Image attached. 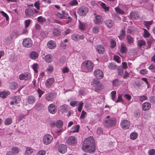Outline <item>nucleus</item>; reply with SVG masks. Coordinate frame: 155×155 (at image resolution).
Returning <instances> with one entry per match:
<instances>
[{"label":"nucleus","instance_id":"nucleus-1","mask_svg":"<svg viewBox=\"0 0 155 155\" xmlns=\"http://www.w3.org/2000/svg\"><path fill=\"white\" fill-rule=\"evenodd\" d=\"M94 143L93 137L90 136L86 138L83 142L82 147V150L87 152H94L95 150Z\"/></svg>","mask_w":155,"mask_h":155},{"label":"nucleus","instance_id":"nucleus-2","mask_svg":"<svg viewBox=\"0 0 155 155\" xmlns=\"http://www.w3.org/2000/svg\"><path fill=\"white\" fill-rule=\"evenodd\" d=\"M94 66V64L89 60L83 62L81 65L83 71L86 72H89L92 71Z\"/></svg>","mask_w":155,"mask_h":155},{"label":"nucleus","instance_id":"nucleus-3","mask_svg":"<svg viewBox=\"0 0 155 155\" xmlns=\"http://www.w3.org/2000/svg\"><path fill=\"white\" fill-rule=\"evenodd\" d=\"M104 126L107 127H114L116 125V119L112 117L108 120H106L104 122Z\"/></svg>","mask_w":155,"mask_h":155},{"label":"nucleus","instance_id":"nucleus-4","mask_svg":"<svg viewBox=\"0 0 155 155\" xmlns=\"http://www.w3.org/2000/svg\"><path fill=\"white\" fill-rule=\"evenodd\" d=\"M53 140V137L51 135L47 134L44 136L43 138V142L44 144L48 145L51 143Z\"/></svg>","mask_w":155,"mask_h":155},{"label":"nucleus","instance_id":"nucleus-5","mask_svg":"<svg viewBox=\"0 0 155 155\" xmlns=\"http://www.w3.org/2000/svg\"><path fill=\"white\" fill-rule=\"evenodd\" d=\"M88 9L85 6H82L80 7L78 9V14L82 16H85L87 13Z\"/></svg>","mask_w":155,"mask_h":155},{"label":"nucleus","instance_id":"nucleus-6","mask_svg":"<svg viewBox=\"0 0 155 155\" xmlns=\"http://www.w3.org/2000/svg\"><path fill=\"white\" fill-rule=\"evenodd\" d=\"M31 78V74L28 72L22 73L19 76V78L21 80L28 81Z\"/></svg>","mask_w":155,"mask_h":155},{"label":"nucleus","instance_id":"nucleus-7","mask_svg":"<svg viewBox=\"0 0 155 155\" xmlns=\"http://www.w3.org/2000/svg\"><path fill=\"white\" fill-rule=\"evenodd\" d=\"M32 44L31 40L28 38L24 39L22 42L23 46L26 48H30L31 47Z\"/></svg>","mask_w":155,"mask_h":155},{"label":"nucleus","instance_id":"nucleus-8","mask_svg":"<svg viewBox=\"0 0 155 155\" xmlns=\"http://www.w3.org/2000/svg\"><path fill=\"white\" fill-rule=\"evenodd\" d=\"M91 85L96 87V90L97 91H99L102 89V85L97 79H95L93 80L91 82Z\"/></svg>","mask_w":155,"mask_h":155},{"label":"nucleus","instance_id":"nucleus-9","mask_svg":"<svg viewBox=\"0 0 155 155\" xmlns=\"http://www.w3.org/2000/svg\"><path fill=\"white\" fill-rule=\"evenodd\" d=\"M66 142L69 145H73L77 143V140L75 137L71 136L67 138Z\"/></svg>","mask_w":155,"mask_h":155},{"label":"nucleus","instance_id":"nucleus-10","mask_svg":"<svg viewBox=\"0 0 155 155\" xmlns=\"http://www.w3.org/2000/svg\"><path fill=\"white\" fill-rule=\"evenodd\" d=\"M36 100L35 96L32 95H28L26 98V103L29 104H33L35 103Z\"/></svg>","mask_w":155,"mask_h":155},{"label":"nucleus","instance_id":"nucleus-11","mask_svg":"<svg viewBox=\"0 0 155 155\" xmlns=\"http://www.w3.org/2000/svg\"><path fill=\"white\" fill-rule=\"evenodd\" d=\"M120 125L123 129H128L130 126V122L126 120H123L120 122Z\"/></svg>","mask_w":155,"mask_h":155},{"label":"nucleus","instance_id":"nucleus-12","mask_svg":"<svg viewBox=\"0 0 155 155\" xmlns=\"http://www.w3.org/2000/svg\"><path fill=\"white\" fill-rule=\"evenodd\" d=\"M94 75L98 79H101L103 77V72L100 69H96L94 71Z\"/></svg>","mask_w":155,"mask_h":155},{"label":"nucleus","instance_id":"nucleus-13","mask_svg":"<svg viewBox=\"0 0 155 155\" xmlns=\"http://www.w3.org/2000/svg\"><path fill=\"white\" fill-rule=\"evenodd\" d=\"M55 97L54 93H48L46 94L45 96V99L48 101H52Z\"/></svg>","mask_w":155,"mask_h":155},{"label":"nucleus","instance_id":"nucleus-14","mask_svg":"<svg viewBox=\"0 0 155 155\" xmlns=\"http://www.w3.org/2000/svg\"><path fill=\"white\" fill-rule=\"evenodd\" d=\"M58 150L59 152L64 153L67 151V147L64 144H61L59 146Z\"/></svg>","mask_w":155,"mask_h":155},{"label":"nucleus","instance_id":"nucleus-15","mask_svg":"<svg viewBox=\"0 0 155 155\" xmlns=\"http://www.w3.org/2000/svg\"><path fill=\"white\" fill-rule=\"evenodd\" d=\"M49 111L51 114H54L57 111V109L55 104H50L48 107Z\"/></svg>","mask_w":155,"mask_h":155},{"label":"nucleus","instance_id":"nucleus-16","mask_svg":"<svg viewBox=\"0 0 155 155\" xmlns=\"http://www.w3.org/2000/svg\"><path fill=\"white\" fill-rule=\"evenodd\" d=\"M103 21L102 17L100 15H97L95 17V18L94 21L95 24L99 25L101 24Z\"/></svg>","mask_w":155,"mask_h":155},{"label":"nucleus","instance_id":"nucleus-17","mask_svg":"<svg viewBox=\"0 0 155 155\" xmlns=\"http://www.w3.org/2000/svg\"><path fill=\"white\" fill-rule=\"evenodd\" d=\"M68 15V13H66L64 11H62L61 13H58L56 14V16L58 18L62 19H66L67 16Z\"/></svg>","mask_w":155,"mask_h":155},{"label":"nucleus","instance_id":"nucleus-18","mask_svg":"<svg viewBox=\"0 0 155 155\" xmlns=\"http://www.w3.org/2000/svg\"><path fill=\"white\" fill-rule=\"evenodd\" d=\"M54 79L53 78H48L45 82L46 86L48 87H50L54 83Z\"/></svg>","mask_w":155,"mask_h":155},{"label":"nucleus","instance_id":"nucleus-19","mask_svg":"<svg viewBox=\"0 0 155 155\" xmlns=\"http://www.w3.org/2000/svg\"><path fill=\"white\" fill-rule=\"evenodd\" d=\"M142 109L144 111L148 110L151 107L150 104L148 102L143 103L142 105Z\"/></svg>","mask_w":155,"mask_h":155},{"label":"nucleus","instance_id":"nucleus-20","mask_svg":"<svg viewBox=\"0 0 155 155\" xmlns=\"http://www.w3.org/2000/svg\"><path fill=\"white\" fill-rule=\"evenodd\" d=\"M48 48L51 49L54 48L56 47V44L55 41L51 40L48 41Z\"/></svg>","mask_w":155,"mask_h":155},{"label":"nucleus","instance_id":"nucleus-21","mask_svg":"<svg viewBox=\"0 0 155 155\" xmlns=\"http://www.w3.org/2000/svg\"><path fill=\"white\" fill-rule=\"evenodd\" d=\"M97 50L100 54H103L104 51V48L102 45H99L97 46Z\"/></svg>","mask_w":155,"mask_h":155},{"label":"nucleus","instance_id":"nucleus-22","mask_svg":"<svg viewBox=\"0 0 155 155\" xmlns=\"http://www.w3.org/2000/svg\"><path fill=\"white\" fill-rule=\"evenodd\" d=\"M126 39L127 43L131 45L133 44L134 42V39L131 36L129 35H127L126 36Z\"/></svg>","mask_w":155,"mask_h":155},{"label":"nucleus","instance_id":"nucleus-23","mask_svg":"<svg viewBox=\"0 0 155 155\" xmlns=\"http://www.w3.org/2000/svg\"><path fill=\"white\" fill-rule=\"evenodd\" d=\"M10 94V92L8 91H1L0 92V97L2 98H4Z\"/></svg>","mask_w":155,"mask_h":155},{"label":"nucleus","instance_id":"nucleus-24","mask_svg":"<svg viewBox=\"0 0 155 155\" xmlns=\"http://www.w3.org/2000/svg\"><path fill=\"white\" fill-rule=\"evenodd\" d=\"M130 15L132 18L135 19H137L139 18L138 13L136 12H131L130 13Z\"/></svg>","mask_w":155,"mask_h":155},{"label":"nucleus","instance_id":"nucleus-25","mask_svg":"<svg viewBox=\"0 0 155 155\" xmlns=\"http://www.w3.org/2000/svg\"><path fill=\"white\" fill-rule=\"evenodd\" d=\"M105 24L107 27L109 28L112 27L114 25V21L111 20H108L105 21Z\"/></svg>","mask_w":155,"mask_h":155},{"label":"nucleus","instance_id":"nucleus-26","mask_svg":"<svg viewBox=\"0 0 155 155\" xmlns=\"http://www.w3.org/2000/svg\"><path fill=\"white\" fill-rule=\"evenodd\" d=\"M18 86V84L17 83L13 82L9 84V87L12 89H15Z\"/></svg>","mask_w":155,"mask_h":155},{"label":"nucleus","instance_id":"nucleus-27","mask_svg":"<svg viewBox=\"0 0 155 155\" xmlns=\"http://www.w3.org/2000/svg\"><path fill=\"white\" fill-rule=\"evenodd\" d=\"M53 33L54 36L58 37L61 35V31L57 28H54L53 31Z\"/></svg>","mask_w":155,"mask_h":155},{"label":"nucleus","instance_id":"nucleus-28","mask_svg":"<svg viewBox=\"0 0 155 155\" xmlns=\"http://www.w3.org/2000/svg\"><path fill=\"white\" fill-rule=\"evenodd\" d=\"M155 40L152 38H149L147 41V42L148 44L147 47L148 48H150L152 44H153Z\"/></svg>","mask_w":155,"mask_h":155},{"label":"nucleus","instance_id":"nucleus-29","mask_svg":"<svg viewBox=\"0 0 155 155\" xmlns=\"http://www.w3.org/2000/svg\"><path fill=\"white\" fill-rule=\"evenodd\" d=\"M52 56L50 54H47L45 56V61L48 63H50L52 61Z\"/></svg>","mask_w":155,"mask_h":155},{"label":"nucleus","instance_id":"nucleus-30","mask_svg":"<svg viewBox=\"0 0 155 155\" xmlns=\"http://www.w3.org/2000/svg\"><path fill=\"white\" fill-rule=\"evenodd\" d=\"M127 48L125 45L122 43L121 45L120 51L121 53H125L127 51Z\"/></svg>","mask_w":155,"mask_h":155},{"label":"nucleus","instance_id":"nucleus-31","mask_svg":"<svg viewBox=\"0 0 155 155\" xmlns=\"http://www.w3.org/2000/svg\"><path fill=\"white\" fill-rule=\"evenodd\" d=\"M30 57L32 59H35L38 57V54L36 52L34 51L30 53Z\"/></svg>","mask_w":155,"mask_h":155},{"label":"nucleus","instance_id":"nucleus-32","mask_svg":"<svg viewBox=\"0 0 155 155\" xmlns=\"http://www.w3.org/2000/svg\"><path fill=\"white\" fill-rule=\"evenodd\" d=\"M21 97L20 95L15 96L13 98L15 104H18L21 101Z\"/></svg>","mask_w":155,"mask_h":155},{"label":"nucleus","instance_id":"nucleus-33","mask_svg":"<svg viewBox=\"0 0 155 155\" xmlns=\"http://www.w3.org/2000/svg\"><path fill=\"white\" fill-rule=\"evenodd\" d=\"M79 21V28L82 30H84L85 29L86 27H85V23L81 21Z\"/></svg>","mask_w":155,"mask_h":155},{"label":"nucleus","instance_id":"nucleus-34","mask_svg":"<svg viewBox=\"0 0 155 155\" xmlns=\"http://www.w3.org/2000/svg\"><path fill=\"white\" fill-rule=\"evenodd\" d=\"M152 24V21H144L143 24L146 26L147 29L149 30L150 26Z\"/></svg>","mask_w":155,"mask_h":155},{"label":"nucleus","instance_id":"nucleus-35","mask_svg":"<svg viewBox=\"0 0 155 155\" xmlns=\"http://www.w3.org/2000/svg\"><path fill=\"white\" fill-rule=\"evenodd\" d=\"M33 152V150L31 148L28 147L26 148L25 152V153L27 154H30Z\"/></svg>","mask_w":155,"mask_h":155},{"label":"nucleus","instance_id":"nucleus-36","mask_svg":"<svg viewBox=\"0 0 155 155\" xmlns=\"http://www.w3.org/2000/svg\"><path fill=\"white\" fill-rule=\"evenodd\" d=\"M115 10L117 13H118L120 14L123 15L124 13V12L119 7L115 8Z\"/></svg>","mask_w":155,"mask_h":155},{"label":"nucleus","instance_id":"nucleus-37","mask_svg":"<svg viewBox=\"0 0 155 155\" xmlns=\"http://www.w3.org/2000/svg\"><path fill=\"white\" fill-rule=\"evenodd\" d=\"M100 30V27L97 26L94 27L92 29L93 32L95 34H97L98 33Z\"/></svg>","mask_w":155,"mask_h":155},{"label":"nucleus","instance_id":"nucleus-38","mask_svg":"<svg viewBox=\"0 0 155 155\" xmlns=\"http://www.w3.org/2000/svg\"><path fill=\"white\" fill-rule=\"evenodd\" d=\"M19 148L16 147H13L12 149V152L14 154H17L19 153Z\"/></svg>","mask_w":155,"mask_h":155},{"label":"nucleus","instance_id":"nucleus-39","mask_svg":"<svg viewBox=\"0 0 155 155\" xmlns=\"http://www.w3.org/2000/svg\"><path fill=\"white\" fill-rule=\"evenodd\" d=\"M12 122V119L11 118H6L4 121V123L5 125L10 124Z\"/></svg>","mask_w":155,"mask_h":155},{"label":"nucleus","instance_id":"nucleus-40","mask_svg":"<svg viewBox=\"0 0 155 155\" xmlns=\"http://www.w3.org/2000/svg\"><path fill=\"white\" fill-rule=\"evenodd\" d=\"M55 125L58 128H61L62 127L63 122L61 120L57 121L56 122Z\"/></svg>","mask_w":155,"mask_h":155},{"label":"nucleus","instance_id":"nucleus-41","mask_svg":"<svg viewBox=\"0 0 155 155\" xmlns=\"http://www.w3.org/2000/svg\"><path fill=\"white\" fill-rule=\"evenodd\" d=\"M46 21L45 18H44L42 16H39L37 18V21L38 22L43 23Z\"/></svg>","mask_w":155,"mask_h":155},{"label":"nucleus","instance_id":"nucleus-42","mask_svg":"<svg viewBox=\"0 0 155 155\" xmlns=\"http://www.w3.org/2000/svg\"><path fill=\"white\" fill-rule=\"evenodd\" d=\"M130 137L131 139L134 140L137 138V133L135 132H133L130 134Z\"/></svg>","mask_w":155,"mask_h":155},{"label":"nucleus","instance_id":"nucleus-43","mask_svg":"<svg viewBox=\"0 0 155 155\" xmlns=\"http://www.w3.org/2000/svg\"><path fill=\"white\" fill-rule=\"evenodd\" d=\"M137 44L138 46L140 48L142 46L146 44V42L142 40H139L137 42Z\"/></svg>","mask_w":155,"mask_h":155},{"label":"nucleus","instance_id":"nucleus-44","mask_svg":"<svg viewBox=\"0 0 155 155\" xmlns=\"http://www.w3.org/2000/svg\"><path fill=\"white\" fill-rule=\"evenodd\" d=\"M79 127H80L79 125L73 126L72 128V131L73 132H78L79 131Z\"/></svg>","mask_w":155,"mask_h":155},{"label":"nucleus","instance_id":"nucleus-45","mask_svg":"<svg viewBox=\"0 0 155 155\" xmlns=\"http://www.w3.org/2000/svg\"><path fill=\"white\" fill-rule=\"evenodd\" d=\"M67 106L65 105H63L60 107V110L62 112H66L67 109Z\"/></svg>","mask_w":155,"mask_h":155},{"label":"nucleus","instance_id":"nucleus-46","mask_svg":"<svg viewBox=\"0 0 155 155\" xmlns=\"http://www.w3.org/2000/svg\"><path fill=\"white\" fill-rule=\"evenodd\" d=\"M25 13L26 15L30 17L32 15L31 9H27L25 10Z\"/></svg>","mask_w":155,"mask_h":155},{"label":"nucleus","instance_id":"nucleus-47","mask_svg":"<svg viewBox=\"0 0 155 155\" xmlns=\"http://www.w3.org/2000/svg\"><path fill=\"white\" fill-rule=\"evenodd\" d=\"M144 31L143 36L145 38H148L150 35V34L148 31L145 29L143 28Z\"/></svg>","mask_w":155,"mask_h":155},{"label":"nucleus","instance_id":"nucleus-48","mask_svg":"<svg viewBox=\"0 0 155 155\" xmlns=\"http://www.w3.org/2000/svg\"><path fill=\"white\" fill-rule=\"evenodd\" d=\"M20 35V34H18L17 31H14L12 32V34L11 35V38H16Z\"/></svg>","mask_w":155,"mask_h":155},{"label":"nucleus","instance_id":"nucleus-49","mask_svg":"<svg viewBox=\"0 0 155 155\" xmlns=\"http://www.w3.org/2000/svg\"><path fill=\"white\" fill-rule=\"evenodd\" d=\"M113 85L114 86H118L120 84V81L118 79H116L114 80L112 82Z\"/></svg>","mask_w":155,"mask_h":155},{"label":"nucleus","instance_id":"nucleus-50","mask_svg":"<svg viewBox=\"0 0 155 155\" xmlns=\"http://www.w3.org/2000/svg\"><path fill=\"white\" fill-rule=\"evenodd\" d=\"M108 67L110 69L113 70L116 68V66L114 63H110L109 64Z\"/></svg>","mask_w":155,"mask_h":155},{"label":"nucleus","instance_id":"nucleus-51","mask_svg":"<svg viewBox=\"0 0 155 155\" xmlns=\"http://www.w3.org/2000/svg\"><path fill=\"white\" fill-rule=\"evenodd\" d=\"M140 111L138 110H136L134 112V116L136 117H138L140 116Z\"/></svg>","mask_w":155,"mask_h":155},{"label":"nucleus","instance_id":"nucleus-52","mask_svg":"<svg viewBox=\"0 0 155 155\" xmlns=\"http://www.w3.org/2000/svg\"><path fill=\"white\" fill-rule=\"evenodd\" d=\"M54 69L53 67L51 65H49L47 68L46 71L49 73H51L52 71Z\"/></svg>","mask_w":155,"mask_h":155},{"label":"nucleus","instance_id":"nucleus-53","mask_svg":"<svg viewBox=\"0 0 155 155\" xmlns=\"http://www.w3.org/2000/svg\"><path fill=\"white\" fill-rule=\"evenodd\" d=\"M37 92L39 94L38 97L39 98H40L41 97L42 95L45 92L44 91H42L40 88L38 89L37 90Z\"/></svg>","mask_w":155,"mask_h":155},{"label":"nucleus","instance_id":"nucleus-54","mask_svg":"<svg viewBox=\"0 0 155 155\" xmlns=\"http://www.w3.org/2000/svg\"><path fill=\"white\" fill-rule=\"evenodd\" d=\"M71 38L72 40L75 41H77L79 40L78 35L74 34L71 36Z\"/></svg>","mask_w":155,"mask_h":155},{"label":"nucleus","instance_id":"nucleus-55","mask_svg":"<svg viewBox=\"0 0 155 155\" xmlns=\"http://www.w3.org/2000/svg\"><path fill=\"white\" fill-rule=\"evenodd\" d=\"M125 31L124 29H122L121 31L120 32V36H119L118 37L120 38H121L123 37L124 36H125Z\"/></svg>","mask_w":155,"mask_h":155},{"label":"nucleus","instance_id":"nucleus-56","mask_svg":"<svg viewBox=\"0 0 155 155\" xmlns=\"http://www.w3.org/2000/svg\"><path fill=\"white\" fill-rule=\"evenodd\" d=\"M70 5L72 6L76 5L78 4V2L77 0H73L69 2Z\"/></svg>","mask_w":155,"mask_h":155},{"label":"nucleus","instance_id":"nucleus-57","mask_svg":"<svg viewBox=\"0 0 155 155\" xmlns=\"http://www.w3.org/2000/svg\"><path fill=\"white\" fill-rule=\"evenodd\" d=\"M31 20L30 19H28L25 20V27L26 28L28 27L30 24Z\"/></svg>","mask_w":155,"mask_h":155},{"label":"nucleus","instance_id":"nucleus-58","mask_svg":"<svg viewBox=\"0 0 155 155\" xmlns=\"http://www.w3.org/2000/svg\"><path fill=\"white\" fill-rule=\"evenodd\" d=\"M116 94V91H113L111 92V95L112 96L111 99L114 101H115V96Z\"/></svg>","mask_w":155,"mask_h":155},{"label":"nucleus","instance_id":"nucleus-59","mask_svg":"<svg viewBox=\"0 0 155 155\" xmlns=\"http://www.w3.org/2000/svg\"><path fill=\"white\" fill-rule=\"evenodd\" d=\"M32 68L34 70V71L36 73L38 72V71L37 69L38 68V64H34L32 66Z\"/></svg>","mask_w":155,"mask_h":155},{"label":"nucleus","instance_id":"nucleus-60","mask_svg":"<svg viewBox=\"0 0 155 155\" xmlns=\"http://www.w3.org/2000/svg\"><path fill=\"white\" fill-rule=\"evenodd\" d=\"M101 6L105 10V11H108L109 8L108 7L106 6V5L104 3H102Z\"/></svg>","mask_w":155,"mask_h":155},{"label":"nucleus","instance_id":"nucleus-61","mask_svg":"<svg viewBox=\"0 0 155 155\" xmlns=\"http://www.w3.org/2000/svg\"><path fill=\"white\" fill-rule=\"evenodd\" d=\"M148 153L149 155H155V150L153 149H150L149 150Z\"/></svg>","mask_w":155,"mask_h":155},{"label":"nucleus","instance_id":"nucleus-62","mask_svg":"<svg viewBox=\"0 0 155 155\" xmlns=\"http://www.w3.org/2000/svg\"><path fill=\"white\" fill-rule=\"evenodd\" d=\"M35 7L37 8L38 10H39L40 8V4L38 1L35 2L34 3Z\"/></svg>","mask_w":155,"mask_h":155},{"label":"nucleus","instance_id":"nucleus-63","mask_svg":"<svg viewBox=\"0 0 155 155\" xmlns=\"http://www.w3.org/2000/svg\"><path fill=\"white\" fill-rule=\"evenodd\" d=\"M46 153V152L44 150H41L38 151L37 155H45Z\"/></svg>","mask_w":155,"mask_h":155},{"label":"nucleus","instance_id":"nucleus-64","mask_svg":"<svg viewBox=\"0 0 155 155\" xmlns=\"http://www.w3.org/2000/svg\"><path fill=\"white\" fill-rule=\"evenodd\" d=\"M149 100L152 103L155 104V97L151 96L149 97Z\"/></svg>","mask_w":155,"mask_h":155}]
</instances>
